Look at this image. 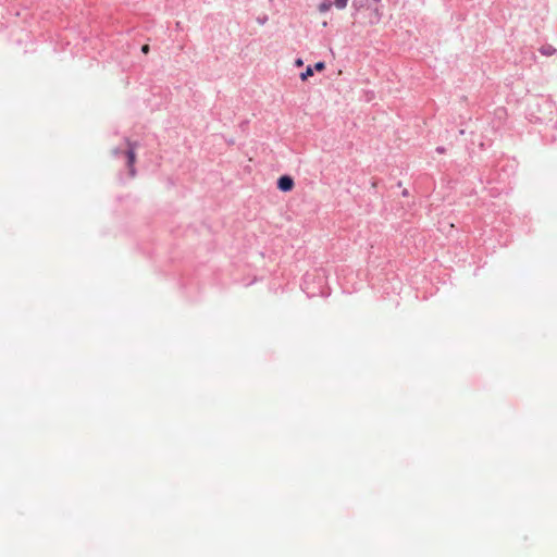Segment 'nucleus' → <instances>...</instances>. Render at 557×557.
Segmentation results:
<instances>
[{"label": "nucleus", "mask_w": 557, "mask_h": 557, "mask_svg": "<svg viewBox=\"0 0 557 557\" xmlns=\"http://www.w3.org/2000/svg\"><path fill=\"white\" fill-rule=\"evenodd\" d=\"M312 75H313V70H312V67H311V66H308V67L306 69V71H305L304 73H301L300 78H301L302 81H306V79H308V77H310V76H312Z\"/></svg>", "instance_id": "nucleus-4"}, {"label": "nucleus", "mask_w": 557, "mask_h": 557, "mask_svg": "<svg viewBox=\"0 0 557 557\" xmlns=\"http://www.w3.org/2000/svg\"><path fill=\"white\" fill-rule=\"evenodd\" d=\"M135 161H136V154H135L134 149H133V148H131V149L127 151V162H128V168H129V174H131V176H134V175H135V168H134Z\"/></svg>", "instance_id": "nucleus-2"}, {"label": "nucleus", "mask_w": 557, "mask_h": 557, "mask_svg": "<svg viewBox=\"0 0 557 557\" xmlns=\"http://www.w3.org/2000/svg\"><path fill=\"white\" fill-rule=\"evenodd\" d=\"M331 7H332L331 1L325 0V1H323V2H321V3H320V5H319V11H320L321 13L327 12V11L331 9Z\"/></svg>", "instance_id": "nucleus-3"}, {"label": "nucleus", "mask_w": 557, "mask_h": 557, "mask_svg": "<svg viewBox=\"0 0 557 557\" xmlns=\"http://www.w3.org/2000/svg\"><path fill=\"white\" fill-rule=\"evenodd\" d=\"M324 67H325V65H324V63H323V62H318V63H315V65H314V69H315L317 71H323V70H324Z\"/></svg>", "instance_id": "nucleus-6"}, {"label": "nucleus", "mask_w": 557, "mask_h": 557, "mask_svg": "<svg viewBox=\"0 0 557 557\" xmlns=\"http://www.w3.org/2000/svg\"><path fill=\"white\" fill-rule=\"evenodd\" d=\"M295 64H296V66H302L304 62H302V60H301V59H297V60L295 61Z\"/></svg>", "instance_id": "nucleus-8"}, {"label": "nucleus", "mask_w": 557, "mask_h": 557, "mask_svg": "<svg viewBox=\"0 0 557 557\" xmlns=\"http://www.w3.org/2000/svg\"><path fill=\"white\" fill-rule=\"evenodd\" d=\"M294 187V180L288 175H283L277 181V188L282 191H290Z\"/></svg>", "instance_id": "nucleus-1"}, {"label": "nucleus", "mask_w": 557, "mask_h": 557, "mask_svg": "<svg viewBox=\"0 0 557 557\" xmlns=\"http://www.w3.org/2000/svg\"><path fill=\"white\" fill-rule=\"evenodd\" d=\"M149 50H150L149 45H144L141 47V52L145 53V54H147L149 52Z\"/></svg>", "instance_id": "nucleus-7"}, {"label": "nucleus", "mask_w": 557, "mask_h": 557, "mask_svg": "<svg viewBox=\"0 0 557 557\" xmlns=\"http://www.w3.org/2000/svg\"><path fill=\"white\" fill-rule=\"evenodd\" d=\"M348 0H334V4L337 9L342 10L347 7Z\"/></svg>", "instance_id": "nucleus-5"}]
</instances>
